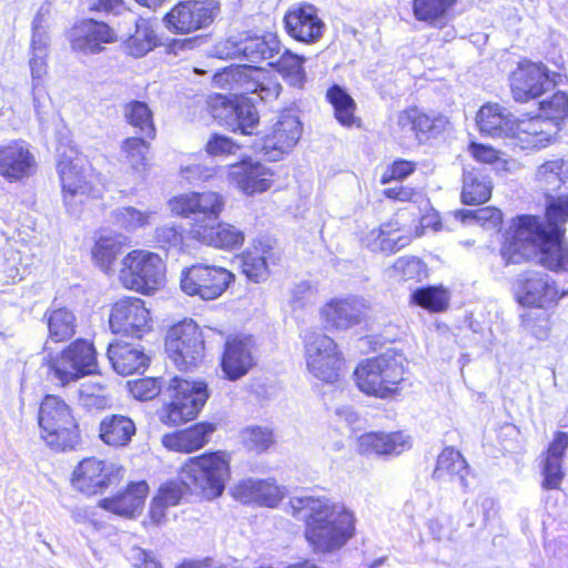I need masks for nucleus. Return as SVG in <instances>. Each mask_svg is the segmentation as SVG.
I'll list each match as a JSON object with an SVG mask.
<instances>
[{
    "mask_svg": "<svg viewBox=\"0 0 568 568\" xmlns=\"http://www.w3.org/2000/svg\"><path fill=\"white\" fill-rule=\"evenodd\" d=\"M567 222L568 195L550 201L544 216H517L505 233L500 250L503 260L506 264H519L538 255L539 263L546 268L568 272Z\"/></svg>",
    "mask_w": 568,
    "mask_h": 568,
    "instance_id": "nucleus-1",
    "label": "nucleus"
},
{
    "mask_svg": "<svg viewBox=\"0 0 568 568\" xmlns=\"http://www.w3.org/2000/svg\"><path fill=\"white\" fill-rule=\"evenodd\" d=\"M287 511L305 521V538L316 554L342 549L355 534V515L344 505L312 496L291 497Z\"/></svg>",
    "mask_w": 568,
    "mask_h": 568,
    "instance_id": "nucleus-2",
    "label": "nucleus"
},
{
    "mask_svg": "<svg viewBox=\"0 0 568 568\" xmlns=\"http://www.w3.org/2000/svg\"><path fill=\"white\" fill-rule=\"evenodd\" d=\"M404 362L402 354L393 352L362 361L354 371L356 386L368 396L395 399L405 381Z\"/></svg>",
    "mask_w": 568,
    "mask_h": 568,
    "instance_id": "nucleus-3",
    "label": "nucleus"
},
{
    "mask_svg": "<svg viewBox=\"0 0 568 568\" xmlns=\"http://www.w3.org/2000/svg\"><path fill=\"white\" fill-rule=\"evenodd\" d=\"M40 436L57 450L75 449L81 443L79 425L70 406L57 395H47L40 405L38 416Z\"/></svg>",
    "mask_w": 568,
    "mask_h": 568,
    "instance_id": "nucleus-4",
    "label": "nucleus"
},
{
    "mask_svg": "<svg viewBox=\"0 0 568 568\" xmlns=\"http://www.w3.org/2000/svg\"><path fill=\"white\" fill-rule=\"evenodd\" d=\"M179 477L190 491L213 499L225 488L230 477L229 460L221 452L192 457L182 466Z\"/></svg>",
    "mask_w": 568,
    "mask_h": 568,
    "instance_id": "nucleus-5",
    "label": "nucleus"
},
{
    "mask_svg": "<svg viewBox=\"0 0 568 568\" xmlns=\"http://www.w3.org/2000/svg\"><path fill=\"white\" fill-rule=\"evenodd\" d=\"M92 11L123 14V23H119L116 36L126 37L124 49L134 58L144 57L156 45V34L153 23L143 18H136L128 10L122 0H88Z\"/></svg>",
    "mask_w": 568,
    "mask_h": 568,
    "instance_id": "nucleus-6",
    "label": "nucleus"
},
{
    "mask_svg": "<svg viewBox=\"0 0 568 568\" xmlns=\"http://www.w3.org/2000/svg\"><path fill=\"white\" fill-rule=\"evenodd\" d=\"M165 392L171 402L160 412V420L169 426L194 419L209 398L205 383L179 377L170 379Z\"/></svg>",
    "mask_w": 568,
    "mask_h": 568,
    "instance_id": "nucleus-7",
    "label": "nucleus"
},
{
    "mask_svg": "<svg viewBox=\"0 0 568 568\" xmlns=\"http://www.w3.org/2000/svg\"><path fill=\"white\" fill-rule=\"evenodd\" d=\"M304 356L308 373L324 383L338 381L344 358L336 342L317 331H306L303 336Z\"/></svg>",
    "mask_w": 568,
    "mask_h": 568,
    "instance_id": "nucleus-8",
    "label": "nucleus"
},
{
    "mask_svg": "<svg viewBox=\"0 0 568 568\" xmlns=\"http://www.w3.org/2000/svg\"><path fill=\"white\" fill-rule=\"evenodd\" d=\"M119 276L124 287L149 294L163 284L165 266L158 254L134 250L122 260Z\"/></svg>",
    "mask_w": 568,
    "mask_h": 568,
    "instance_id": "nucleus-9",
    "label": "nucleus"
},
{
    "mask_svg": "<svg viewBox=\"0 0 568 568\" xmlns=\"http://www.w3.org/2000/svg\"><path fill=\"white\" fill-rule=\"evenodd\" d=\"M48 366L52 379L61 386L77 382L97 371V353L92 343L78 339L62 352L50 356Z\"/></svg>",
    "mask_w": 568,
    "mask_h": 568,
    "instance_id": "nucleus-10",
    "label": "nucleus"
},
{
    "mask_svg": "<svg viewBox=\"0 0 568 568\" xmlns=\"http://www.w3.org/2000/svg\"><path fill=\"white\" fill-rule=\"evenodd\" d=\"M165 349L179 369L195 367L204 356V342L199 326L192 320L172 326L165 339Z\"/></svg>",
    "mask_w": 568,
    "mask_h": 568,
    "instance_id": "nucleus-11",
    "label": "nucleus"
},
{
    "mask_svg": "<svg viewBox=\"0 0 568 568\" xmlns=\"http://www.w3.org/2000/svg\"><path fill=\"white\" fill-rule=\"evenodd\" d=\"M233 277L225 267L194 264L182 271L180 284L185 294L212 301L225 292Z\"/></svg>",
    "mask_w": 568,
    "mask_h": 568,
    "instance_id": "nucleus-12",
    "label": "nucleus"
},
{
    "mask_svg": "<svg viewBox=\"0 0 568 568\" xmlns=\"http://www.w3.org/2000/svg\"><path fill=\"white\" fill-rule=\"evenodd\" d=\"M173 213L181 216H191V227L211 225L215 223L224 209V197L216 192L187 193L175 196L169 202Z\"/></svg>",
    "mask_w": 568,
    "mask_h": 568,
    "instance_id": "nucleus-13",
    "label": "nucleus"
},
{
    "mask_svg": "<svg viewBox=\"0 0 568 568\" xmlns=\"http://www.w3.org/2000/svg\"><path fill=\"white\" fill-rule=\"evenodd\" d=\"M220 13V4L214 0L203 2H181L164 17L169 30L190 33L209 27Z\"/></svg>",
    "mask_w": 568,
    "mask_h": 568,
    "instance_id": "nucleus-14",
    "label": "nucleus"
},
{
    "mask_svg": "<svg viewBox=\"0 0 568 568\" xmlns=\"http://www.w3.org/2000/svg\"><path fill=\"white\" fill-rule=\"evenodd\" d=\"M123 468L95 457L85 458L73 471L72 485L87 495H95L120 480Z\"/></svg>",
    "mask_w": 568,
    "mask_h": 568,
    "instance_id": "nucleus-15",
    "label": "nucleus"
},
{
    "mask_svg": "<svg viewBox=\"0 0 568 568\" xmlns=\"http://www.w3.org/2000/svg\"><path fill=\"white\" fill-rule=\"evenodd\" d=\"M57 170L61 181L64 204L72 207L82 203L83 197L92 191L85 160L79 155L62 154L58 161Z\"/></svg>",
    "mask_w": 568,
    "mask_h": 568,
    "instance_id": "nucleus-16",
    "label": "nucleus"
},
{
    "mask_svg": "<svg viewBox=\"0 0 568 568\" xmlns=\"http://www.w3.org/2000/svg\"><path fill=\"white\" fill-rule=\"evenodd\" d=\"M303 125L295 110H284L263 139L262 150L272 161L290 152L302 136Z\"/></svg>",
    "mask_w": 568,
    "mask_h": 568,
    "instance_id": "nucleus-17",
    "label": "nucleus"
},
{
    "mask_svg": "<svg viewBox=\"0 0 568 568\" xmlns=\"http://www.w3.org/2000/svg\"><path fill=\"white\" fill-rule=\"evenodd\" d=\"M447 124L448 120L443 114L427 113L417 106H410L397 114L395 132L402 138L414 136L422 142L440 134Z\"/></svg>",
    "mask_w": 568,
    "mask_h": 568,
    "instance_id": "nucleus-18",
    "label": "nucleus"
},
{
    "mask_svg": "<svg viewBox=\"0 0 568 568\" xmlns=\"http://www.w3.org/2000/svg\"><path fill=\"white\" fill-rule=\"evenodd\" d=\"M109 322L114 333L140 337L150 328V313L142 300L125 297L114 303Z\"/></svg>",
    "mask_w": 568,
    "mask_h": 568,
    "instance_id": "nucleus-19",
    "label": "nucleus"
},
{
    "mask_svg": "<svg viewBox=\"0 0 568 568\" xmlns=\"http://www.w3.org/2000/svg\"><path fill=\"white\" fill-rule=\"evenodd\" d=\"M554 84L555 82L545 65L531 62L523 63L513 73L511 93L517 102H527L550 91Z\"/></svg>",
    "mask_w": 568,
    "mask_h": 568,
    "instance_id": "nucleus-20",
    "label": "nucleus"
},
{
    "mask_svg": "<svg viewBox=\"0 0 568 568\" xmlns=\"http://www.w3.org/2000/svg\"><path fill=\"white\" fill-rule=\"evenodd\" d=\"M273 175L270 168L248 159L229 166L227 181L243 194L253 196L271 189Z\"/></svg>",
    "mask_w": 568,
    "mask_h": 568,
    "instance_id": "nucleus-21",
    "label": "nucleus"
},
{
    "mask_svg": "<svg viewBox=\"0 0 568 568\" xmlns=\"http://www.w3.org/2000/svg\"><path fill=\"white\" fill-rule=\"evenodd\" d=\"M37 160L22 140L0 145V175L8 182H20L34 174Z\"/></svg>",
    "mask_w": 568,
    "mask_h": 568,
    "instance_id": "nucleus-22",
    "label": "nucleus"
},
{
    "mask_svg": "<svg viewBox=\"0 0 568 568\" xmlns=\"http://www.w3.org/2000/svg\"><path fill=\"white\" fill-rule=\"evenodd\" d=\"M366 308L363 298H332L320 308V316L327 328L346 331L363 321Z\"/></svg>",
    "mask_w": 568,
    "mask_h": 568,
    "instance_id": "nucleus-23",
    "label": "nucleus"
},
{
    "mask_svg": "<svg viewBox=\"0 0 568 568\" xmlns=\"http://www.w3.org/2000/svg\"><path fill=\"white\" fill-rule=\"evenodd\" d=\"M73 51L94 54L103 50V44L116 41V32L106 23L92 19L77 23L69 34Z\"/></svg>",
    "mask_w": 568,
    "mask_h": 568,
    "instance_id": "nucleus-24",
    "label": "nucleus"
},
{
    "mask_svg": "<svg viewBox=\"0 0 568 568\" xmlns=\"http://www.w3.org/2000/svg\"><path fill=\"white\" fill-rule=\"evenodd\" d=\"M558 131L557 122L546 120L544 116H534L515 120L510 138L523 150H538L549 145Z\"/></svg>",
    "mask_w": 568,
    "mask_h": 568,
    "instance_id": "nucleus-25",
    "label": "nucleus"
},
{
    "mask_svg": "<svg viewBox=\"0 0 568 568\" xmlns=\"http://www.w3.org/2000/svg\"><path fill=\"white\" fill-rule=\"evenodd\" d=\"M255 341L251 335H236L225 343L222 369L231 381L244 376L255 365Z\"/></svg>",
    "mask_w": 568,
    "mask_h": 568,
    "instance_id": "nucleus-26",
    "label": "nucleus"
},
{
    "mask_svg": "<svg viewBox=\"0 0 568 568\" xmlns=\"http://www.w3.org/2000/svg\"><path fill=\"white\" fill-rule=\"evenodd\" d=\"M148 495L146 481H131L116 495L101 499L99 506L112 514L132 519L142 514Z\"/></svg>",
    "mask_w": 568,
    "mask_h": 568,
    "instance_id": "nucleus-27",
    "label": "nucleus"
},
{
    "mask_svg": "<svg viewBox=\"0 0 568 568\" xmlns=\"http://www.w3.org/2000/svg\"><path fill=\"white\" fill-rule=\"evenodd\" d=\"M517 294L523 305L537 307H545L560 297L556 283L548 274L540 272H527Z\"/></svg>",
    "mask_w": 568,
    "mask_h": 568,
    "instance_id": "nucleus-28",
    "label": "nucleus"
},
{
    "mask_svg": "<svg viewBox=\"0 0 568 568\" xmlns=\"http://www.w3.org/2000/svg\"><path fill=\"white\" fill-rule=\"evenodd\" d=\"M536 186L547 196V204L568 195V159L554 158L540 164L534 175Z\"/></svg>",
    "mask_w": 568,
    "mask_h": 568,
    "instance_id": "nucleus-29",
    "label": "nucleus"
},
{
    "mask_svg": "<svg viewBox=\"0 0 568 568\" xmlns=\"http://www.w3.org/2000/svg\"><path fill=\"white\" fill-rule=\"evenodd\" d=\"M287 32L302 42L317 41L325 30V23L312 4H303L288 11L285 16Z\"/></svg>",
    "mask_w": 568,
    "mask_h": 568,
    "instance_id": "nucleus-30",
    "label": "nucleus"
},
{
    "mask_svg": "<svg viewBox=\"0 0 568 568\" xmlns=\"http://www.w3.org/2000/svg\"><path fill=\"white\" fill-rule=\"evenodd\" d=\"M232 496L243 504L275 507L284 497V490L271 480L247 478L233 486Z\"/></svg>",
    "mask_w": 568,
    "mask_h": 568,
    "instance_id": "nucleus-31",
    "label": "nucleus"
},
{
    "mask_svg": "<svg viewBox=\"0 0 568 568\" xmlns=\"http://www.w3.org/2000/svg\"><path fill=\"white\" fill-rule=\"evenodd\" d=\"M568 448V433L558 432L541 456V487L558 489L564 479L562 463Z\"/></svg>",
    "mask_w": 568,
    "mask_h": 568,
    "instance_id": "nucleus-32",
    "label": "nucleus"
},
{
    "mask_svg": "<svg viewBox=\"0 0 568 568\" xmlns=\"http://www.w3.org/2000/svg\"><path fill=\"white\" fill-rule=\"evenodd\" d=\"M214 118L223 121L232 131H240L242 134H252L258 123L256 108L245 98L235 102L223 100L222 106L216 109Z\"/></svg>",
    "mask_w": 568,
    "mask_h": 568,
    "instance_id": "nucleus-33",
    "label": "nucleus"
},
{
    "mask_svg": "<svg viewBox=\"0 0 568 568\" xmlns=\"http://www.w3.org/2000/svg\"><path fill=\"white\" fill-rule=\"evenodd\" d=\"M191 235L200 242L219 248L234 250L244 242V233L229 223H212L190 229Z\"/></svg>",
    "mask_w": 568,
    "mask_h": 568,
    "instance_id": "nucleus-34",
    "label": "nucleus"
},
{
    "mask_svg": "<svg viewBox=\"0 0 568 568\" xmlns=\"http://www.w3.org/2000/svg\"><path fill=\"white\" fill-rule=\"evenodd\" d=\"M216 427L211 423H197L192 427L166 434L162 437L165 448L180 453H192L205 446Z\"/></svg>",
    "mask_w": 568,
    "mask_h": 568,
    "instance_id": "nucleus-35",
    "label": "nucleus"
},
{
    "mask_svg": "<svg viewBox=\"0 0 568 568\" xmlns=\"http://www.w3.org/2000/svg\"><path fill=\"white\" fill-rule=\"evenodd\" d=\"M515 120L510 112L495 103L483 105L476 115L479 131L491 138H510Z\"/></svg>",
    "mask_w": 568,
    "mask_h": 568,
    "instance_id": "nucleus-36",
    "label": "nucleus"
},
{
    "mask_svg": "<svg viewBox=\"0 0 568 568\" xmlns=\"http://www.w3.org/2000/svg\"><path fill=\"white\" fill-rule=\"evenodd\" d=\"M469 468L462 454L452 448H445L437 458L433 477L440 483H457L462 488L467 489L469 484L467 477Z\"/></svg>",
    "mask_w": 568,
    "mask_h": 568,
    "instance_id": "nucleus-37",
    "label": "nucleus"
},
{
    "mask_svg": "<svg viewBox=\"0 0 568 568\" xmlns=\"http://www.w3.org/2000/svg\"><path fill=\"white\" fill-rule=\"evenodd\" d=\"M410 447V437L403 432L390 434L366 433L358 438V450L362 454H400Z\"/></svg>",
    "mask_w": 568,
    "mask_h": 568,
    "instance_id": "nucleus-38",
    "label": "nucleus"
},
{
    "mask_svg": "<svg viewBox=\"0 0 568 568\" xmlns=\"http://www.w3.org/2000/svg\"><path fill=\"white\" fill-rule=\"evenodd\" d=\"M108 357L120 375H130L144 368L149 357L140 345L118 342L110 344Z\"/></svg>",
    "mask_w": 568,
    "mask_h": 568,
    "instance_id": "nucleus-39",
    "label": "nucleus"
},
{
    "mask_svg": "<svg viewBox=\"0 0 568 568\" xmlns=\"http://www.w3.org/2000/svg\"><path fill=\"white\" fill-rule=\"evenodd\" d=\"M237 73L244 78L246 90L257 94L261 100L272 101L280 95L282 85L272 71L244 65Z\"/></svg>",
    "mask_w": 568,
    "mask_h": 568,
    "instance_id": "nucleus-40",
    "label": "nucleus"
},
{
    "mask_svg": "<svg viewBox=\"0 0 568 568\" xmlns=\"http://www.w3.org/2000/svg\"><path fill=\"white\" fill-rule=\"evenodd\" d=\"M99 432L104 444L112 447H124L131 442L136 428L130 417L113 414L101 420Z\"/></svg>",
    "mask_w": 568,
    "mask_h": 568,
    "instance_id": "nucleus-41",
    "label": "nucleus"
},
{
    "mask_svg": "<svg viewBox=\"0 0 568 568\" xmlns=\"http://www.w3.org/2000/svg\"><path fill=\"white\" fill-rule=\"evenodd\" d=\"M398 229L393 223H386L372 229L364 237V245L373 252L394 253L404 247L408 240L398 234Z\"/></svg>",
    "mask_w": 568,
    "mask_h": 568,
    "instance_id": "nucleus-42",
    "label": "nucleus"
},
{
    "mask_svg": "<svg viewBox=\"0 0 568 568\" xmlns=\"http://www.w3.org/2000/svg\"><path fill=\"white\" fill-rule=\"evenodd\" d=\"M457 0H414L413 13L416 20L432 27L443 28L448 21V13Z\"/></svg>",
    "mask_w": 568,
    "mask_h": 568,
    "instance_id": "nucleus-43",
    "label": "nucleus"
},
{
    "mask_svg": "<svg viewBox=\"0 0 568 568\" xmlns=\"http://www.w3.org/2000/svg\"><path fill=\"white\" fill-rule=\"evenodd\" d=\"M242 59L256 63L262 60H270L280 53V41L273 34L264 37L251 36L244 32Z\"/></svg>",
    "mask_w": 568,
    "mask_h": 568,
    "instance_id": "nucleus-44",
    "label": "nucleus"
},
{
    "mask_svg": "<svg viewBox=\"0 0 568 568\" xmlns=\"http://www.w3.org/2000/svg\"><path fill=\"white\" fill-rule=\"evenodd\" d=\"M491 181L478 171H470L464 174L462 200L465 204H481L491 195Z\"/></svg>",
    "mask_w": 568,
    "mask_h": 568,
    "instance_id": "nucleus-45",
    "label": "nucleus"
},
{
    "mask_svg": "<svg viewBox=\"0 0 568 568\" xmlns=\"http://www.w3.org/2000/svg\"><path fill=\"white\" fill-rule=\"evenodd\" d=\"M47 318L49 336L54 342H63L75 334V316L65 307L48 311Z\"/></svg>",
    "mask_w": 568,
    "mask_h": 568,
    "instance_id": "nucleus-46",
    "label": "nucleus"
},
{
    "mask_svg": "<svg viewBox=\"0 0 568 568\" xmlns=\"http://www.w3.org/2000/svg\"><path fill=\"white\" fill-rule=\"evenodd\" d=\"M124 246V237L119 234H102L93 250L92 256L94 262L103 270L108 271L118 255L121 254Z\"/></svg>",
    "mask_w": 568,
    "mask_h": 568,
    "instance_id": "nucleus-47",
    "label": "nucleus"
},
{
    "mask_svg": "<svg viewBox=\"0 0 568 568\" xmlns=\"http://www.w3.org/2000/svg\"><path fill=\"white\" fill-rule=\"evenodd\" d=\"M123 114L129 124L135 128L144 138H155L153 114L145 102L131 101L124 105Z\"/></svg>",
    "mask_w": 568,
    "mask_h": 568,
    "instance_id": "nucleus-48",
    "label": "nucleus"
},
{
    "mask_svg": "<svg viewBox=\"0 0 568 568\" xmlns=\"http://www.w3.org/2000/svg\"><path fill=\"white\" fill-rule=\"evenodd\" d=\"M327 99L335 110V118L345 126H351L355 122L354 111L355 101L339 85H333L327 90Z\"/></svg>",
    "mask_w": 568,
    "mask_h": 568,
    "instance_id": "nucleus-49",
    "label": "nucleus"
},
{
    "mask_svg": "<svg viewBox=\"0 0 568 568\" xmlns=\"http://www.w3.org/2000/svg\"><path fill=\"white\" fill-rule=\"evenodd\" d=\"M149 143L143 138H126L121 145V152L131 169L142 175L148 170L146 154Z\"/></svg>",
    "mask_w": 568,
    "mask_h": 568,
    "instance_id": "nucleus-50",
    "label": "nucleus"
},
{
    "mask_svg": "<svg viewBox=\"0 0 568 568\" xmlns=\"http://www.w3.org/2000/svg\"><path fill=\"white\" fill-rule=\"evenodd\" d=\"M154 214L155 212L150 210L142 211L134 206H122L112 212V217L119 227L133 232L151 224Z\"/></svg>",
    "mask_w": 568,
    "mask_h": 568,
    "instance_id": "nucleus-51",
    "label": "nucleus"
},
{
    "mask_svg": "<svg viewBox=\"0 0 568 568\" xmlns=\"http://www.w3.org/2000/svg\"><path fill=\"white\" fill-rule=\"evenodd\" d=\"M304 58L297 54L292 53L288 50H285L277 61L272 62L271 65H276L277 71L283 74V77L292 84V85H301L305 78V72L303 69Z\"/></svg>",
    "mask_w": 568,
    "mask_h": 568,
    "instance_id": "nucleus-52",
    "label": "nucleus"
},
{
    "mask_svg": "<svg viewBox=\"0 0 568 568\" xmlns=\"http://www.w3.org/2000/svg\"><path fill=\"white\" fill-rule=\"evenodd\" d=\"M426 265L415 256H403L388 270L389 276L403 281L420 280L426 276Z\"/></svg>",
    "mask_w": 568,
    "mask_h": 568,
    "instance_id": "nucleus-53",
    "label": "nucleus"
},
{
    "mask_svg": "<svg viewBox=\"0 0 568 568\" xmlns=\"http://www.w3.org/2000/svg\"><path fill=\"white\" fill-rule=\"evenodd\" d=\"M243 445L251 452L263 453L274 443L272 429L263 426H247L241 432Z\"/></svg>",
    "mask_w": 568,
    "mask_h": 568,
    "instance_id": "nucleus-54",
    "label": "nucleus"
},
{
    "mask_svg": "<svg viewBox=\"0 0 568 568\" xmlns=\"http://www.w3.org/2000/svg\"><path fill=\"white\" fill-rule=\"evenodd\" d=\"M412 301L418 306L432 312H440L448 304L447 293L438 287L418 288L412 294Z\"/></svg>",
    "mask_w": 568,
    "mask_h": 568,
    "instance_id": "nucleus-55",
    "label": "nucleus"
},
{
    "mask_svg": "<svg viewBox=\"0 0 568 568\" xmlns=\"http://www.w3.org/2000/svg\"><path fill=\"white\" fill-rule=\"evenodd\" d=\"M539 105L546 120L559 124L560 120L568 116V95L562 91L554 93L550 99L540 101Z\"/></svg>",
    "mask_w": 568,
    "mask_h": 568,
    "instance_id": "nucleus-56",
    "label": "nucleus"
},
{
    "mask_svg": "<svg viewBox=\"0 0 568 568\" xmlns=\"http://www.w3.org/2000/svg\"><path fill=\"white\" fill-rule=\"evenodd\" d=\"M244 32L232 34L215 43L211 55L219 59H242Z\"/></svg>",
    "mask_w": 568,
    "mask_h": 568,
    "instance_id": "nucleus-57",
    "label": "nucleus"
},
{
    "mask_svg": "<svg viewBox=\"0 0 568 568\" xmlns=\"http://www.w3.org/2000/svg\"><path fill=\"white\" fill-rule=\"evenodd\" d=\"M242 271L253 282H261L267 277V264L264 256L256 253H246L242 258Z\"/></svg>",
    "mask_w": 568,
    "mask_h": 568,
    "instance_id": "nucleus-58",
    "label": "nucleus"
},
{
    "mask_svg": "<svg viewBox=\"0 0 568 568\" xmlns=\"http://www.w3.org/2000/svg\"><path fill=\"white\" fill-rule=\"evenodd\" d=\"M162 387V382L152 377L129 382L131 394L140 400L153 399L160 394Z\"/></svg>",
    "mask_w": 568,
    "mask_h": 568,
    "instance_id": "nucleus-59",
    "label": "nucleus"
},
{
    "mask_svg": "<svg viewBox=\"0 0 568 568\" xmlns=\"http://www.w3.org/2000/svg\"><path fill=\"white\" fill-rule=\"evenodd\" d=\"M189 488L180 479L170 480L162 484L155 495L158 500H161L169 507L176 506Z\"/></svg>",
    "mask_w": 568,
    "mask_h": 568,
    "instance_id": "nucleus-60",
    "label": "nucleus"
},
{
    "mask_svg": "<svg viewBox=\"0 0 568 568\" xmlns=\"http://www.w3.org/2000/svg\"><path fill=\"white\" fill-rule=\"evenodd\" d=\"M240 148L232 139L221 134H213L205 144L206 152L213 156L233 155Z\"/></svg>",
    "mask_w": 568,
    "mask_h": 568,
    "instance_id": "nucleus-61",
    "label": "nucleus"
},
{
    "mask_svg": "<svg viewBox=\"0 0 568 568\" xmlns=\"http://www.w3.org/2000/svg\"><path fill=\"white\" fill-rule=\"evenodd\" d=\"M466 219H473L481 226L489 229L497 227L501 223L503 214L501 211L496 207L486 206L474 211H465L464 220Z\"/></svg>",
    "mask_w": 568,
    "mask_h": 568,
    "instance_id": "nucleus-62",
    "label": "nucleus"
},
{
    "mask_svg": "<svg viewBox=\"0 0 568 568\" xmlns=\"http://www.w3.org/2000/svg\"><path fill=\"white\" fill-rule=\"evenodd\" d=\"M126 558L135 568H162L152 552L138 546H133L126 551Z\"/></svg>",
    "mask_w": 568,
    "mask_h": 568,
    "instance_id": "nucleus-63",
    "label": "nucleus"
},
{
    "mask_svg": "<svg viewBox=\"0 0 568 568\" xmlns=\"http://www.w3.org/2000/svg\"><path fill=\"white\" fill-rule=\"evenodd\" d=\"M315 293V288L311 283L301 282L292 288L290 303L293 308H303L313 302Z\"/></svg>",
    "mask_w": 568,
    "mask_h": 568,
    "instance_id": "nucleus-64",
    "label": "nucleus"
}]
</instances>
